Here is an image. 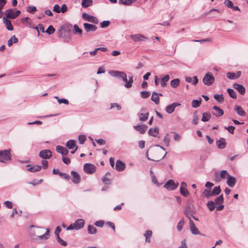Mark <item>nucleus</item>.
Returning a JSON list of instances; mask_svg holds the SVG:
<instances>
[{"instance_id": "f257e3e1", "label": "nucleus", "mask_w": 248, "mask_h": 248, "mask_svg": "<svg viewBox=\"0 0 248 248\" xmlns=\"http://www.w3.org/2000/svg\"><path fill=\"white\" fill-rule=\"evenodd\" d=\"M149 151L150 152L152 157L150 158L149 157V151H147V152L146 153V156L148 160H153L154 161H158L164 158L167 154V153H166L163 156L159 155V154L160 151L158 149L154 147L151 148L149 149Z\"/></svg>"}, {"instance_id": "f03ea898", "label": "nucleus", "mask_w": 248, "mask_h": 248, "mask_svg": "<svg viewBox=\"0 0 248 248\" xmlns=\"http://www.w3.org/2000/svg\"><path fill=\"white\" fill-rule=\"evenodd\" d=\"M12 159V155L10 149L0 150V162L7 163Z\"/></svg>"}, {"instance_id": "7ed1b4c3", "label": "nucleus", "mask_w": 248, "mask_h": 248, "mask_svg": "<svg viewBox=\"0 0 248 248\" xmlns=\"http://www.w3.org/2000/svg\"><path fill=\"white\" fill-rule=\"evenodd\" d=\"M109 75L119 79L123 80L124 82L126 81L127 75L123 71L118 70H112L109 72Z\"/></svg>"}, {"instance_id": "20e7f679", "label": "nucleus", "mask_w": 248, "mask_h": 248, "mask_svg": "<svg viewBox=\"0 0 248 248\" xmlns=\"http://www.w3.org/2000/svg\"><path fill=\"white\" fill-rule=\"evenodd\" d=\"M203 83L207 86L211 85L215 81V78L210 72L206 73L202 79Z\"/></svg>"}, {"instance_id": "39448f33", "label": "nucleus", "mask_w": 248, "mask_h": 248, "mask_svg": "<svg viewBox=\"0 0 248 248\" xmlns=\"http://www.w3.org/2000/svg\"><path fill=\"white\" fill-rule=\"evenodd\" d=\"M178 186V183H175L173 180L170 179L164 185V187L168 190H173L175 189Z\"/></svg>"}, {"instance_id": "423d86ee", "label": "nucleus", "mask_w": 248, "mask_h": 248, "mask_svg": "<svg viewBox=\"0 0 248 248\" xmlns=\"http://www.w3.org/2000/svg\"><path fill=\"white\" fill-rule=\"evenodd\" d=\"M82 17L84 20L92 22L94 24H97L98 20L96 17L88 15L86 13H83L82 14Z\"/></svg>"}, {"instance_id": "0eeeda50", "label": "nucleus", "mask_w": 248, "mask_h": 248, "mask_svg": "<svg viewBox=\"0 0 248 248\" xmlns=\"http://www.w3.org/2000/svg\"><path fill=\"white\" fill-rule=\"evenodd\" d=\"M230 175L228 171L226 170H221L219 176V173L217 171L215 172V176L217 180L220 181L221 179H226L228 178Z\"/></svg>"}, {"instance_id": "6e6552de", "label": "nucleus", "mask_w": 248, "mask_h": 248, "mask_svg": "<svg viewBox=\"0 0 248 248\" xmlns=\"http://www.w3.org/2000/svg\"><path fill=\"white\" fill-rule=\"evenodd\" d=\"M83 170L86 173L92 174L95 172L96 167L93 164L86 163L83 166Z\"/></svg>"}, {"instance_id": "1a4fd4ad", "label": "nucleus", "mask_w": 248, "mask_h": 248, "mask_svg": "<svg viewBox=\"0 0 248 248\" xmlns=\"http://www.w3.org/2000/svg\"><path fill=\"white\" fill-rule=\"evenodd\" d=\"M39 155L43 159H49L52 157V154L50 150L45 149L40 152Z\"/></svg>"}, {"instance_id": "9d476101", "label": "nucleus", "mask_w": 248, "mask_h": 248, "mask_svg": "<svg viewBox=\"0 0 248 248\" xmlns=\"http://www.w3.org/2000/svg\"><path fill=\"white\" fill-rule=\"evenodd\" d=\"M130 37L135 42H141L148 39L147 37L140 34L131 35Z\"/></svg>"}, {"instance_id": "9b49d317", "label": "nucleus", "mask_w": 248, "mask_h": 248, "mask_svg": "<svg viewBox=\"0 0 248 248\" xmlns=\"http://www.w3.org/2000/svg\"><path fill=\"white\" fill-rule=\"evenodd\" d=\"M189 229L191 233L194 235L201 234L198 229L196 227L193 221L191 219H190L189 221Z\"/></svg>"}, {"instance_id": "f8f14e48", "label": "nucleus", "mask_w": 248, "mask_h": 248, "mask_svg": "<svg viewBox=\"0 0 248 248\" xmlns=\"http://www.w3.org/2000/svg\"><path fill=\"white\" fill-rule=\"evenodd\" d=\"M180 105V103L177 102L173 103L167 106L165 108V110L168 113L170 114L174 111L176 107L179 106Z\"/></svg>"}, {"instance_id": "ddd939ff", "label": "nucleus", "mask_w": 248, "mask_h": 248, "mask_svg": "<svg viewBox=\"0 0 248 248\" xmlns=\"http://www.w3.org/2000/svg\"><path fill=\"white\" fill-rule=\"evenodd\" d=\"M212 108L215 110V112H212V113L213 115H215L216 117H219L223 115V110L220 108L219 107L214 106L212 107Z\"/></svg>"}, {"instance_id": "4468645a", "label": "nucleus", "mask_w": 248, "mask_h": 248, "mask_svg": "<svg viewBox=\"0 0 248 248\" xmlns=\"http://www.w3.org/2000/svg\"><path fill=\"white\" fill-rule=\"evenodd\" d=\"M84 28L86 31H94L97 30V27L93 24H89L88 23H84L83 24Z\"/></svg>"}, {"instance_id": "2eb2a0df", "label": "nucleus", "mask_w": 248, "mask_h": 248, "mask_svg": "<svg viewBox=\"0 0 248 248\" xmlns=\"http://www.w3.org/2000/svg\"><path fill=\"white\" fill-rule=\"evenodd\" d=\"M133 128L140 134H143L145 133L148 126L145 124L134 125Z\"/></svg>"}, {"instance_id": "dca6fc26", "label": "nucleus", "mask_w": 248, "mask_h": 248, "mask_svg": "<svg viewBox=\"0 0 248 248\" xmlns=\"http://www.w3.org/2000/svg\"><path fill=\"white\" fill-rule=\"evenodd\" d=\"M66 32H63L61 30L59 31L58 37L59 38H62L64 42H69L70 40V36L69 33H67V35L66 34Z\"/></svg>"}, {"instance_id": "f3484780", "label": "nucleus", "mask_w": 248, "mask_h": 248, "mask_svg": "<svg viewBox=\"0 0 248 248\" xmlns=\"http://www.w3.org/2000/svg\"><path fill=\"white\" fill-rule=\"evenodd\" d=\"M56 150L58 153L62 154L63 156L67 155L69 152L67 149L60 145L56 146Z\"/></svg>"}, {"instance_id": "a211bd4d", "label": "nucleus", "mask_w": 248, "mask_h": 248, "mask_svg": "<svg viewBox=\"0 0 248 248\" xmlns=\"http://www.w3.org/2000/svg\"><path fill=\"white\" fill-rule=\"evenodd\" d=\"M233 87L240 94L243 95L245 94L246 89L243 85L238 83H234L233 85Z\"/></svg>"}, {"instance_id": "6ab92c4d", "label": "nucleus", "mask_w": 248, "mask_h": 248, "mask_svg": "<svg viewBox=\"0 0 248 248\" xmlns=\"http://www.w3.org/2000/svg\"><path fill=\"white\" fill-rule=\"evenodd\" d=\"M125 168V164L122 161L118 160L116 161L115 169L118 171H123Z\"/></svg>"}, {"instance_id": "aec40b11", "label": "nucleus", "mask_w": 248, "mask_h": 248, "mask_svg": "<svg viewBox=\"0 0 248 248\" xmlns=\"http://www.w3.org/2000/svg\"><path fill=\"white\" fill-rule=\"evenodd\" d=\"M66 147L69 149H78V146L75 140H69L66 143Z\"/></svg>"}, {"instance_id": "412c9836", "label": "nucleus", "mask_w": 248, "mask_h": 248, "mask_svg": "<svg viewBox=\"0 0 248 248\" xmlns=\"http://www.w3.org/2000/svg\"><path fill=\"white\" fill-rule=\"evenodd\" d=\"M72 176V181L74 184H78L80 181V177L79 175L76 171L73 170L71 171Z\"/></svg>"}, {"instance_id": "4be33fe9", "label": "nucleus", "mask_w": 248, "mask_h": 248, "mask_svg": "<svg viewBox=\"0 0 248 248\" xmlns=\"http://www.w3.org/2000/svg\"><path fill=\"white\" fill-rule=\"evenodd\" d=\"M74 224L76 228V230H78L84 227L85 221L83 219H78Z\"/></svg>"}, {"instance_id": "5701e85b", "label": "nucleus", "mask_w": 248, "mask_h": 248, "mask_svg": "<svg viewBox=\"0 0 248 248\" xmlns=\"http://www.w3.org/2000/svg\"><path fill=\"white\" fill-rule=\"evenodd\" d=\"M27 170L31 172H35L41 170V166L40 165L31 166L30 164L27 165Z\"/></svg>"}, {"instance_id": "b1692460", "label": "nucleus", "mask_w": 248, "mask_h": 248, "mask_svg": "<svg viewBox=\"0 0 248 248\" xmlns=\"http://www.w3.org/2000/svg\"><path fill=\"white\" fill-rule=\"evenodd\" d=\"M185 80L188 83H191L193 85H196L198 82V78L197 76H194L193 78L190 77H186Z\"/></svg>"}, {"instance_id": "393cba45", "label": "nucleus", "mask_w": 248, "mask_h": 248, "mask_svg": "<svg viewBox=\"0 0 248 248\" xmlns=\"http://www.w3.org/2000/svg\"><path fill=\"white\" fill-rule=\"evenodd\" d=\"M226 183L229 186L231 187H233L234 186L236 183L235 178L234 177L230 175L227 178Z\"/></svg>"}, {"instance_id": "a878e982", "label": "nucleus", "mask_w": 248, "mask_h": 248, "mask_svg": "<svg viewBox=\"0 0 248 248\" xmlns=\"http://www.w3.org/2000/svg\"><path fill=\"white\" fill-rule=\"evenodd\" d=\"M217 145L219 149H224L226 147V142L225 139L223 138H221L219 140L217 141Z\"/></svg>"}, {"instance_id": "bb28decb", "label": "nucleus", "mask_w": 248, "mask_h": 248, "mask_svg": "<svg viewBox=\"0 0 248 248\" xmlns=\"http://www.w3.org/2000/svg\"><path fill=\"white\" fill-rule=\"evenodd\" d=\"M3 22L5 24L7 29L8 31H13V27L11 24V20L7 19L5 17H3Z\"/></svg>"}, {"instance_id": "cd10ccee", "label": "nucleus", "mask_w": 248, "mask_h": 248, "mask_svg": "<svg viewBox=\"0 0 248 248\" xmlns=\"http://www.w3.org/2000/svg\"><path fill=\"white\" fill-rule=\"evenodd\" d=\"M5 14L8 18H16V13H15L12 9H10L7 10L5 12Z\"/></svg>"}, {"instance_id": "c85d7f7f", "label": "nucleus", "mask_w": 248, "mask_h": 248, "mask_svg": "<svg viewBox=\"0 0 248 248\" xmlns=\"http://www.w3.org/2000/svg\"><path fill=\"white\" fill-rule=\"evenodd\" d=\"M237 114L241 116H244L246 115L245 111L239 106L236 105L234 108Z\"/></svg>"}, {"instance_id": "c756f323", "label": "nucleus", "mask_w": 248, "mask_h": 248, "mask_svg": "<svg viewBox=\"0 0 248 248\" xmlns=\"http://www.w3.org/2000/svg\"><path fill=\"white\" fill-rule=\"evenodd\" d=\"M159 133V128L157 127L154 128H151L148 131V134L150 136L156 137Z\"/></svg>"}, {"instance_id": "7c9ffc66", "label": "nucleus", "mask_w": 248, "mask_h": 248, "mask_svg": "<svg viewBox=\"0 0 248 248\" xmlns=\"http://www.w3.org/2000/svg\"><path fill=\"white\" fill-rule=\"evenodd\" d=\"M151 100L155 103V104L158 105L159 103V98L158 96V94L155 92H154L152 93L151 96Z\"/></svg>"}, {"instance_id": "2f4dec72", "label": "nucleus", "mask_w": 248, "mask_h": 248, "mask_svg": "<svg viewBox=\"0 0 248 248\" xmlns=\"http://www.w3.org/2000/svg\"><path fill=\"white\" fill-rule=\"evenodd\" d=\"M149 112H147L145 113H139V120L141 122H145L146 121L149 117Z\"/></svg>"}, {"instance_id": "473e14b6", "label": "nucleus", "mask_w": 248, "mask_h": 248, "mask_svg": "<svg viewBox=\"0 0 248 248\" xmlns=\"http://www.w3.org/2000/svg\"><path fill=\"white\" fill-rule=\"evenodd\" d=\"M125 84L124 85V87L126 88H130L132 86V84L133 83V77H129V80L127 81V77H126V81H125Z\"/></svg>"}, {"instance_id": "72a5a7b5", "label": "nucleus", "mask_w": 248, "mask_h": 248, "mask_svg": "<svg viewBox=\"0 0 248 248\" xmlns=\"http://www.w3.org/2000/svg\"><path fill=\"white\" fill-rule=\"evenodd\" d=\"M211 117V115L209 112H206L203 113L202 121L204 122H208L210 119Z\"/></svg>"}, {"instance_id": "f704fd0d", "label": "nucleus", "mask_w": 248, "mask_h": 248, "mask_svg": "<svg viewBox=\"0 0 248 248\" xmlns=\"http://www.w3.org/2000/svg\"><path fill=\"white\" fill-rule=\"evenodd\" d=\"M170 78V77L169 75H166L164 77L161 79V85L162 87H165L167 85V83L168 82Z\"/></svg>"}, {"instance_id": "c9c22d12", "label": "nucleus", "mask_w": 248, "mask_h": 248, "mask_svg": "<svg viewBox=\"0 0 248 248\" xmlns=\"http://www.w3.org/2000/svg\"><path fill=\"white\" fill-rule=\"evenodd\" d=\"M97 230L96 228L92 225L88 226V232L89 234H94L97 233Z\"/></svg>"}, {"instance_id": "e433bc0d", "label": "nucleus", "mask_w": 248, "mask_h": 248, "mask_svg": "<svg viewBox=\"0 0 248 248\" xmlns=\"http://www.w3.org/2000/svg\"><path fill=\"white\" fill-rule=\"evenodd\" d=\"M185 224V220L184 218L183 217L181 219V220L179 221L177 225V229L178 232H181Z\"/></svg>"}, {"instance_id": "4c0bfd02", "label": "nucleus", "mask_w": 248, "mask_h": 248, "mask_svg": "<svg viewBox=\"0 0 248 248\" xmlns=\"http://www.w3.org/2000/svg\"><path fill=\"white\" fill-rule=\"evenodd\" d=\"M93 4V0H82L81 5L83 8L88 7Z\"/></svg>"}, {"instance_id": "58836bf2", "label": "nucleus", "mask_w": 248, "mask_h": 248, "mask_svg": "<svg viewBox=\"0 0 248 248\" xmlns=\"http://www.w3.org/2000/svg\"><path fill=\"white\" fill-rule=\"evenodd\" d=\"M202 99L201 98L199 99H196L192 100L191 102L192 107L194 108H197L199 107L201 104Z\"/></svg>"}, {"instance_id": "ea45409f", "label": "nucleus", "mask_w": 248, "mask_h": 248, "mask_svg": "<svg viewBox=\"0 0 248 248\" xmlns=\"http://www.w3.org/2000/svg\"><path fill=\"white\" fill-rule=\"evenodd\" d=\"M180 80L179 78H175L170 81V84L171 87L176 88L180 84Z\"/></svg>"}, {"instance_id": "a19ab883", "label": "nucleus", "mask_w": 248, "mask_h": 248, "mask_svg": "<svg viewBox=\"0 0 248 248\" xmlns=\"http://www.w3.org/2000/svg\"><path fill=\"white\" fill-rule=\"evenodd\" d=\"M152 235V232L151 230H147L145 232V233L144 234V236L146 238L145 241L146 242H150V237Z\"/></svg>"}, {"instance_id": "79ce46f5", "label": "nucleus", "mask_w": 248, "mask_h": 248, "mask_svg": "<svg viewBox=\"0 0 248 248\" xmlns=\"http://www.w3.org/2000/svg\"><path fill=\"white\" fill-rule=\"evenodd\" d=\"M73 32L74 34H78L81 35L82 30L78 27V25L75 24L73 26Z\"/></svg>"}, {"instance_id": "37998d69", "label": "nucleus", "mask_w": 248, "mask_h": 248, "mask_svg": "<svg viewBox=\"0 0 248 248\" xmlns=\"http://www.w3.org/2000/svg\"><path fill=\"white\" fill-rule=\"evenodd\" d=\"M135 1L136 0H119V2L124 5H130Z\"/></svg>"}, {"instance_id": "c03bdc74", "label": "nucleus", "mask_w": 248, "mask_h": 248, "mask_svg": "<svg viewBox=\"0 0 248 248\" xmlns=\"http://www.w3.org/2000/svg\"><path fill=\"white\" fill-rule=\"evenodd\" d=\"M224 202V198L222 195L217 197L215 200V203L217 205L222 204Z\"/></svg>"}, {"instance_id": "a18cd8bd", "label": "nucleus", "mask_w": 248, "mask_h": 248, "mask_svg": "<svg viewBox=\"0 0 248 248\" xmlns=\"http://www.w3.org/2000/svg\"><path fill=\"white\" fill-rule=\"evenodd\" d=\"M214 98L218 102L222 103L224 101V97L222 94H215Z\"/></svg>"}, {"instance_id": "49530a36", "label": "nucleus", "mask_w": 248, "mask_h": 248, "mask_svg": "<svg viewBox=\"0 0 248 248\" xmlns=\"http://www.w3.org/2000/svg\"><path fill=\"white\" fill-rule=\"evenodd\" d=\"M227 92L231 97L233 99H236L237 98V94L233 89L230 88L228 89Z\"/></svg>"}, {"instance_id": "de8ad7c7", "label": "nucleus", "mask_w": 248, "mask_h": 248, "mask_svg": "<svg viewBox=\"0 0 248 248\" xmlns=\"http://www.w3.org/2000/svg\"><path fill=\"white\" fill-rule=\"evenodd\" d=\"M215 204L214 202L211 201L207 203V206L210 211H212L216 208Z\"/></svg>"}, {"instance_id": "09e8293b", "label": "nucleus", "mask_w": 248, "mask_h": 248, "mask_svg": "<svg viewBox=\"0 0 248 248\" xmlns=\"http://www.w3.org/2000/svg\"><path fill=\"white\" fill-rule=\"evenodd\" d=\"M221 192V189L219 186H215L212 191V195L214 196L218 195Z\"/></svg>"}, {"instance_id": "8fccbe9b", "label": "nucleus", "mask_w": 248, "mask_h": 248, "mask_svg": "<svg viewBox=\"0 0 248 248\" xmlns=\"http://www.w3.org/2000/svg\"><path fill=\"white\" fill-rule=\"evenodd\" d=\"M55 31V28L52 26L50 25L48 26L47 29L45 31V32L47 33L48 35L53 34Z\"/></svg>"}, {"instance_id": "3c124183", "label": "nucleus", "mask_w": 248, "mask_h": 248, "mask_svg": "<svg viewBox=\"0 0 248 248\" xmlns=\"http://www.w3.org/2000/svg\"><path fill=\"white\" fill-rule=\"evenodd\" d=\"M180 191L181 194L184 197H187L189 194V192L188 191L187 188H182V187H180Z\"/></svg>"}, {"instance_id": "603ef678", "label": "nucleus", "mask_w": 248, "mask_h": 248, "mask_svg": "<svg viewBox=\"0 0 248 248\" xmlns=\"http://www.w3.org/2000/svg\"><path fill=\"white\" fill-rule=\"evenodd\" d=\"M49 232V230L48 229H46V232L41 235L39 236L38 237L41 239H47L48 238V235Z\"/></svg>"}, {"instance_id": "864d4df0", "label": "nucleus", "mask_w": 248, "mask_h": 248, "mask_svg": "<svg viewBox=\"0 0 248 248\" xmlns=\"http://www.w3.org/2000/svg\"><path fill=\"white\" fill-rule=\"evenodd\" d=\"M169 134H167L166 136L164 137L163 139V142L166 145V146L169 147L170 145V139L168 137Z\"/></svg>"}, {"instance_id": "5fc2aeb1", "label": "nucleus", "mask_w": 248, "mask_h": 248, "mask_svg": "<svg viewBox=\"0 0 248 248\" xmlns=\"http://www.w3.org/2000/svg\"><path fill=\"white\" fill-rule=\"evenodd\" d=\"M55 98L58 100V102L60 104H61L62 103H63L66 105H68V104H69L68 100L66 99H64V98L59 99L58 96H55Z\"/></svg>"}, {"instance_id": "6e6d98bb", "label": "nucleus", "mask_w": 248, "mask_h": 248, "mask_svg": "<svg viewBox=\"0 0 248 248\" xmlns=\"http://www.w3.org/2000/svg\"><path fill=\"white\" fill-rule=\"evenodd\" d=\"M150 95V93L149 91H141L140 92V96L142 98H147Z\"/></svg>"}, {"instance_id": "4d7b16f0", "label": "nucleus", "mask_w": 248, "mask_h": 248, "mask_svg": "<svg viewBox=\"0 0 248 248\" xmlns=\"http://www.w3.org/2000/svg\"><path fill=\"white\" fill-rule=\"evenodd\" d=\"M199 122V117L198 116L197 113L196 112H195L194 113V116L193 118L192 121V123L194 124H198Z\"/></svg>"}, {"instance_id": "13d9d810", "label": "nucleus", "mask_w": 248, "mask_h": 248, "mask_svg": "<svg viewBox=\"0 0 248 248\" xmlns=\"http://www.w3.org/2000/svg\"><path fill=\"white\" fill-rule=\"evenodd\" d=\"M14 43H16V35H14L8 41L7 45L9 46H11Z\"/></svg>"}, {"instance_id": "bf43d9fd", "label": "nucleus", "mask_w": 248, "mask_h": 248, "mask_svg": "<svg viewBox=\"0 0 248 248\" xmlns=\"http://www.w3.org/2000/svg\"><path fill=\"white\" fill-rule=\"evenodd\" d=\"M203 194L205 196V197L207 198H209V197L211 196H213V195H212V191L205 189L204 190Z\"/></svg>"}, {"instance_id": "052dcab7", "label": "nucleus", "mask_w": 248, "mask_h": 248, "mask_svg": "<svg viewBox=\"0 0 248 248\" xmlns=\"http://www.w3.org/2000/svg\"><path fill=\"white\" fill-rule=\"evenodd\" d=\"M226 76L227 77L230 79H234L236 78L235 74L234 73L228 72L226 74Z\"/></svg>"}, {"instance_id": "680f3d73", "label": "nucleus", "mask_w": 248, "mask_h": 248, "mask_svg": "<svg viewBox=\"0 0 248 248\" xmlns=\"http://www.w3.org/2000/svg\"><path fill=\"white\" fill-rule=\"evenodd\" d=\"M27 11L30 13H34L37 11L36 7L34 6H30L27 7Z\"/></svg>"}, {"instance_id": "e2e57ef3", "label": "nucleus", "mask_w": 248, "mask_h": 248, "mask_svg": "<svg viewBox=\"0 0 248 248\" xmlns=\"http://www.w3.org/2000/svg\"><path fill=\"white\" fill-rule=\"evenodd\" d=\"M86 139V137L83 135H80L78 138V142L80 144H81L84 143Z\"/></svg>"}, {"instance_id": "0e129e2a", "label": "nucleus", "mask_w": 248, "mask_h": 248, "mask_svg": "<svg viewBox=\"0 0 248 248\" xmlns=\"http://www.w3.org/2000/svg\"><path fill=\"white\" fill-rule=\"evenodd\" d=\"M110 24V21L108 20H105L103 22H101L100 23V26L102 28H105L109 26Z\"/></svg>"}, {"instance_id": "69168bd1", "label": "nucleus", "mask_w": 248, "mask_h": 248, "mask_svg": "<svg viewBox=\"0 0 248 248\" xmlns=\"http://www.w3.org/2000/svg\"><path fill=\"white\" fill-rule=\"evenodd\" d=\"M224 4L226 7L229 8H232L233 5L232 2L230 0H225L224 2Z\"/></svg>"}, {"instance_id": "338daca9", "label": "nucleus", "mask_w": 248, "mask_h": 248, "mask_svg": "<svg viewBox=\"0 0 248 248\" xmlns=\"http://www.w3.org/2000/svg\"><path fill=\"white\" fill-rule=\"evenodd\" d=\"M56 239H57V241L60 245H61L63 246H67V243L65 241H63L62 239L59 237V236H58V237H57Z\"/></svg>"}, {"instance_id": "774afa93", "label": "nucleus", "mask_w": 248, "mask_h": 248, "mask_svg": "<svg viewBox=\"0 0 248 248\" xmlns=\"http://www.w3.org/2000/svg\"><path fill=\"white\" fill-rule=\"evenodd\" d=\"M102 180L105 184L109 185L111 183L110 180L109 178L106 177L105 176L102 177Z\"/></svg>"}]
</instances>
